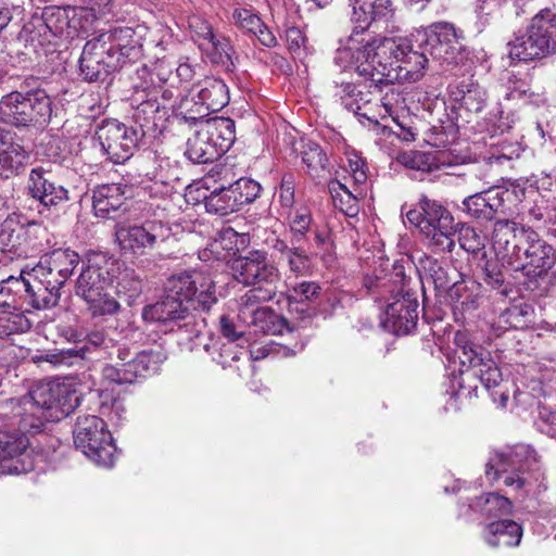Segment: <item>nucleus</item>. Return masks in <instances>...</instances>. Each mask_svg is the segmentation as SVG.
Wrapping results in <instances>:
<instances>
[{
	"instance_id": "54",
	"label": "nucleus",
	"mask_w": 556,
	"mask_h": 556,
	"mask_svg": "<svg viewBox=\"0 0 556 556\" xmlns=\"http://www.w3.org/2000/svg\"><path fill=\"white\" fill-rule=\"evenodd\" d=\"M232 23L243 31L254 34L262 27V20L251 10L238 8L235 9L231 15Z\"/></svg>"
},
{
	"instance_id": "5",
	"label": "nucleus",
	"mask_w": 556,
	"mask_h": 556,
	"mask_svg": "<svg viewBox=\"0 0 556 556\" xmlns=\"http://www.w3.org/2000/svg\"><path fill=\"white\" fill-rule=\"evenodd\" d=\"M25 405L29 407L22 418L23 427L40 432L46 422L59 421L68 416L79 405V395L68 384L41 382L29 392Z\"/></svg>"
},
{
	"instance_id": "39",
	"label": "nucleus",
	"mask_w": 556,
	"mask_h": 556,
	"mask_svg": "<svg viewBox=\"0 0 556 556\" xmlns=\"http://www.w3.org/2000/svg\"><path fill=\"white\" fill-rule=\"evenodd\" d=\"M157 91H153L146 94L144 90H142L136 91L134 94L131 99V103L135 106L134 118L137 123H140L139 128H142V123L148 124L150 121H153L161 109H164L157 99Z\"/></svg>"
},
{
	"instance_id": "16",
	"label": "nucleus",
	"mask_w": 556,
	"mask_h": 556,
	"mask_svg": "<svg viewBox=\"0 0 556 556\" xmlns=\"http://www.w3.org/2000/svg\"><path fill=\"white\" fill-rule=\"evenodd\" d=\"M464 33L453 24L440 22L422 34L420 47L433 59L446 64H458L465 58Z\"/></svg>"
},
{
	"instance_id": "44",
	"label": "nucleus",
	"mask_w": 556,
	"mask_h": 556,
	"mask_svg": "<svg viewBox=\"0 0 556 556\" xmlns=\"http://www.w3.org/2000/svg\"><path fill=\"white\" fill-rule=\"evenodd\" d=\"M116 291L131 304L142 291V280L134 269L125 268L116 277Z\"/></svg>"
},
{
	"instance_id": "59",
	"label": "nucleus",
	"mask_w": 556,
	"mask_h": 556,
	"mask_svg": "<svg viewBox=\"0 0 556 556\" xmlns=\"http://www.w3.org/2000/svg\"><path fill=\"white\" fill-rule=\"evenodd\" d=\"M535 425L540 432L556 439V412H541Z\"/></svg>"
},
{
	"instance_id": "7",
	"label": "nucleus",
	"mask_w": 556,
	"mask_h": 556,
	"mask_svg": "<svg viewBox=\"0 0 556 556\" xmlns=\"http://www.w3.org/2000/svg\"><path fill=\"white\" fill-rule=\"evenodd\" d=\"M111 265L113 264L100 253L91 254L83 261L76 280V294L88 304L92 317L113 315L119 311L118 302L105 292L112 282Z\"/></svg>"
},
{
	"instance_id": "17",
	"label": "nucleus",
	"mask_w": 556,
	"mask_h": 556,
	"mask_svg": "<svg viewBox=\"0 0 556 556\" xmlns=\"http://www.w3.org/2000/svg\"><path fill=\"white\" fill-rule=\"evenodd\" d=\"M78 253L70 249H56L41 256L39 263L33 268V276L39 280V285L58 298L59 290L73 275L75 267L79 264Z\"/></svg>"
},
{
	"instance_id": "19",
	"label": "nucleus",
	"mask_w": 556,
	"mask_h": 556,
	"mask_svg": "<svg viewBox=\"0 0 556 556\" xmlns=\"http://www.w3.org/2000/svg\"><path fill=\"white\" fill-rule=\"evenodd\" d=\"M142 318L146 321L177 325L178 329H186L193 336H199L204 323L195 320L187 304L168 292H164L161 301L147 305L142 309Z\"/></svg>"
},
{
	"instance_id": "38",
	"label": "nucleus",
	"mask_w": 556,
	"mask_h": 556,
	"mask_svg": "<svg viewBox=\"0 0 556 556\" xmlns=\"http://www.w3.org/2000/svg\"><path fill=\"white\" fill-rule=\"evenodd\" d=\"M205 208L211 214L226 216L240 210L230 186H220L203 198Z\"/></svg>"
},
{
	"instance_id": "62",
	"label": "nucleus",
	"mask_w": 556,
	"mask_h": 556,
	"mask_svg": "<svg viewBox=\"0 0 556 556\" xmlns=\"http://www.w3.org/2000/svg\"><path fill=\"white\" fill-rule=\"evenodd\" d=\"M365 167L366 163L361 156L355 154L349 159V168L356 184H364L367 180Z\"/></svg>"
},
{
	"instance_id": "15",
	"label": "nucleus",
	"mask_w": 556,
	"mask_h": 556,
	"mask_svg": "<svg viewBox=\"0 0 556 556\" xmlns=\"http://www.w3.org/2000/svg\"><path fill=\"white\" fill-rule=\"evenodd\" d=\"M170 236V228L160 219H147L142 224H117L115 238L125 253L146 255L151 250L166 241Z\"/></svg>"
},
{
	"instance_id": "47",
	"label": "nucleus",
	"mask_w": 556,
	"mask_h": 556,
	"mask_svg": "<svg viewBox=\"0 0 556 556\" xmlns=\"http://www.w3.org/2000/svg\"><path fill=\"white\" fill-rule=\"evenodd\" d=\"M320 286L315 281H301L288 289L289 304H300L314 301L320 294Z\"/></svg>"
},
{
	"instance_id": "24",
	"label": "nucleus",
	"mask_w": 556,
	"mask_h": 556,
	"mask_svg": "<svg viewBox=\"0 0 556 556\" xmlns=\"http://www.w3.org/2000/svg\"><path fill=\"white\" fill-rule=\"evenodd\" d=\"M334 97L341 104L353 112L359 118L367 119L370 123H378L379 114L376 113L372 93L365 91L361 86L350 81L334 80Z\"/></svg>"
},
{
	"instance_id": "56",
	"label": "nucleus",
	"mask_w": 556,
	"mask_h": 556,
	"mask_svg": "<svg viewBox=\"0 0 556 556\" xmlns=\"http://www.w3.org/2000/svg\"><path fill=\"white\" fill-rule=\"evenodd\" d=\"M501 260H484L482 265L483 280L492 289H500L505 280L502 267L498 264Z\"/></svg>"
},
{
	"instance_id": "30",
	"label": "nucleus",
	"mask_w": 556,
	"mask_h": 556,
	"mask_svg": "<svg viewBox=\"0 0 556 556\" xmlns=\"http://www.w3.org/2000/svg\"><path fill=\"white\" fill-rule=\"evenodd\" d=\"M508 56L513 61L528 62L545 56L548 52L536 34L533 23L523 34H517L507 43Z\"/></svg>"
},
{
	"instance_id": "8",
	"label": "nucleus",
	"mask_w": 556,
	"mask_h": 556,
	"mask_svg": "<svg viewBox=\"0 0 556 556\" xmlns=\"http://www.w3.org/2000/svg\"><path fill=\"white\" fill-rule=\"evenodd\" d=\"M406 218L419 229L422 240L434 252H451L454 249V217L438 201L422 195L419 200V210H409Z\"/></svg>"
},
{
	"instance_id": "49",
	"label": "nucleus",
	"mask_w": 556,
	"mask_h": 556,
	"mask_svg": "<svg viewBox=\"0 0 556 556\" xmlns=\"http://www.w3.org/2000/svg\"><path fill=\"white\" fill-rule=\"evenodd\" d=\"M459 208L472 219L479 222H490L483 191L476 192L475 194L466 197L463 200Z\"/></svg>"
},
{
	"instance_id": "36",
	"label": "nucleus",
	"mask_w": 556,
	"mask_h": 556,
	"mask_svg": "<svg viewBox=\"0 0 556 556\" xmlns=\"http://www.w3.org/2000/svg\"><path fill=\"white\" fill-rule=\"evenodd\" d=\"M424 271L427 278H430L434 287L439 290H450L459 273L450 262L439 261L433 257H425L421 261Z\"/></svg>"
},
{
	"instance_id": "50",
	"label": "nucleus",
	"mask_w": 556,
	"mask_h": 556,
	"mask_svg": "<svg viewBox=\"0 0 556 556\" xmlns=\"http://www.w3.org/2000/svg\"><path fill=\"white\" fill-rule=\"evenodd\" d=\"M31 327L28 318L21 314L0 316V338L5 339L12 334L24 333Z\"/></svg>"
},
{
	"instance_id": "45",
	"label": "nucleus",
	"mask_w": 556,
	"mask_h": 556,
	"mask_svg": "<svg viewBox=\"0 0 556 556\" xmlns=\"http://www.w3.org/2000/svg\"><path fill=\"white\" fill-rule=\"evenodd\" d=\"M229 186L232 190L233 199L240 208L255 201L262 190L257 181L247 177H241L235 182L229 184Z\"/></svg>"
},
{
	"instance_id": "9",
	"label": "nucleus",
	"mask_w": 556,
	"mask_h": 556,
	"mask_svg": "<svg viewBox=\"0 0 556 556\" xmlns=\"http://www.w3.org/2000/svg\"><path fill=\"white\" fill-rule=\"evenodd\" d=\"M536 464V452L530 445L517 444L494 452L485 465V476L490 482L502 479L505 486L529 494L532 485L526 472Z\"/></svg>"
},
{
	"instance_id": "51",
	"label": "nucleus",
	"mask_w": 556,
	"mask_h": 556,
	"mask_svg": "<svg viewBox=\"0 0 556 556\" xmlns=\"http://www.w3.org/2000/svg\"><path fill=\"white\" fill-rule=\"evenodd\" d=\"M274 295L273 289L269 288H253L245 292L239 301L241 312L244 313H257L260 311V304L269 301Z\"/></svg>"
},
{
	"instance_id": "63",
	"label": "nucleus",
	"mask_w": 556,
	"mask_h": 556,
	"mask_svg": "<svg viewBox=\"0 0 556 556\" xmlns=\"http://www.w3.org/2000/svg\"><path fill=\"white\" fill-rule=\"evenodd\" d=\"M280 203L283 207H291L294 202V187L292 176H283L280 185Z\"/></svg>"
},
{
	"instance_id": "20",
	"label": "nucleus",
	"mask_w": 556,
	"mask_h": 556,
	"mask_svg": "<svg viewBox=\"0 0 556 556\" xmlns=\"http://www.w3.org/2000/svg\"><path fill=\"white\" fill-rule=\"evenodd\" d=\"M188 27L193 42L214 62L230 60L232 46L228 38L214 30L212 24L202 15L188 17Z\"/></svg>"
},
{
	"instance_id": "3",
	"label": "nucleus",
	"mask_w": 556,
	"mask_h": 556,
	"mask_svg": "<svg viewBox=\"0 0 556 556\" xmlns=\"http://www.w3.org/2000/svg\"><path fill=\"white\" fill-rule=\"evenodd\" d=\"M492 248L503 264L535 278L556 264L554 248L530 228L518 227L511 219H498L493 225Z\"/></svg>"
},
{
	"instance_id": "35",
	"label": "nucleus",
	"mask_w": 556,
	"mask_h": 556,
	"mask_svg": "<svg viewBox=\"0 0 556 556\" xmlns=\"http://www.w3.org/2000/svg\"><path fill=\"white\" fill-rule=\"evenodd\" d=\"M452 96L462 108L475 113L482 111L486 101L485 90L470 79L458 83L452 90Z\"/></svg>"
},
{
	"instance_id": "33",
	"label": "nucleus",
	"mask_w": 556,
	"mask_h": 556,
	"mask_svg": "<svg viewBox=\"0 0 556 556\" xmlns=\"http://www.w3.org/2000/svg\"><path fill=\"white\" fill-rule=\"evenodd\" d=\"M76 9L73 7H47L42 11V22L54 37H73L76 31Z\"/></svg>"
},
{
	"instance_id": "41",
	"label": "nucleus",
	"mask_w": 556,
	"mask_h": 556,
	"mask_svg": "<svg viewBox=\"0 0 556 556\" xmlns=\"http://www.w3.org/2000/svg\"><path fill=\"white\" fill-rule=\"evenodd\" d=\"M102 376L105 380L117 384L132 383L138 378H142L135 357L124 363L106 364L102 368Z\"/></svg>"
},
{
	"instance_id": "26",
	"label": "nucleus",
	"mask_w": 556,
	"mask_h": 556,
	"mask_svg": "<svg viewBox=\"0 0 556 556\" xmlns=\"http://www.w3.org/2000/svg\"><path fill=\"white\" fill-rule=\"evenodd\" d=\"M130 188L125 184H105L98 186L92 192L94 214L101 218H113L123 208Z\"/></svg>"
},
{
	"instance_id": "6",
	"label": "nucleus",
	"mask_w": 556,
	"mask_h": 556,
	"mask_svg": "<svg viewBox=\"0 0 556 556\" xmlns=\"http://www.w3.org/2000/svg\"><path fill=\"white\" fill-rule=\"evenodd\" d=\"M394 280L378 279L372 294L386 303L382 327L396 336L408 334L417 325L419 304L414 292L403 290L405 277L402 267L394 268Z\"/></svg>"
},
{
	"instance_id": "2",
	"label": "nucleus",
	"mask_w": 556,
	"mask_h": 556,
	"mask_svg": "<svg viewBox=\"0 0 556 556\" xmlns=\"http://www.w3.org/2000/svg\"><path fill=\"white\" fill-rule=\"evenodd\" d=\"M455 343L459 350V362L463 368L458 375L450 378L451 397L447 405L457 408V403L478 396V382L490 392L497 407L505 408L509 399L508 389L504 384L503 375L491 353L475 342L466 332L457 331Z\"/></svg>"
},
{
	"instance_id": "18",
	"label": "nucleus",
	"mask_w": 556,
	"mask_h": 556,
	"mask_svg": "<svg viewBox=\"0 0 556 556\" xmlns=\"http://www.w3.org/2000/svg\"><path fill=\"white\" fill-rule=\"evenodd\" d=\"M231 270L233 278L245 286H266L274 290L280 280L276 263L262 250H253L245 256L235 258L231 262Z\"/></svg>"
},
{
	"instance_id": "4",
	"label": "nucleus",
	"mask_w": 556,
	"mask_h": 556,
	"mask_svg": "<svg viewBox=\"0 0 556 556\" xmlns=\"http://www.w3.org/2000/svg\"><path fill=\"white\" fill-rule=\"evenodd\" d=\"M33 78L21 80L15 90L0 99V122L16 128L46 125L52 114V100L47 91L33 87Z\"/></svg>"
},
{
	"instance_id": "10",
	"label": "nucleus",
	"mask_w": 556,
	"mask_h": 556,
	"mask_svg": "<svg viewBox=\"0 0 556 556\" xmlns=\"http://www.w3.org/2000/svg\"><path fill=\"white\" fill-rule=\"evenodd\" d=\"M235 140V122L228 117H212L201 121L194 134L188 138L185 154L193 163L205 164L226 153Z\"/></svg>"
},
{
	"instance_id": "48",
	"label": "nucleus",
	"mask_w": 556,
	"mask_h": 556,
	"mask_svg": "<svg viewBox=\"0 0 556 556\" xmlns=\"http://www.w3.org/2000/svg\"><path fill=\"white\" fill-rule=\"evenodd\" d=\"M87 346L73 348L60 350L58 352H50L43 356V359L54 366L71 367L83 361L86 356Z\"/></svg>"
},
{
	"instance_id": "1",
	"label": "nucleus",
	"mask_w": 556,
	"mask_h": 556,
	"mask_svg": "<svg viewBox=\"0 0 556 556\" xmlns=\"http://www.w3.org/2000/svg\"><path fill=\"white\" fill-rule=\"evenodd\" d=\"M334 54L333 62L342 71H354L376 87L394 83H415L424 76L428 63L422 52L412 48L407 38L368 39L364 49Z\"/></svg>"
},
{
	"instance_id": "37",
	"label": "nucleus",
	"mask_w": 556,
	"mask_h": 556,
	"mask_svg": "<svg viewBox=\"0 0 556 556\" xmlns=\"http://www.w3.org/2000/svg\"><path fill=\"white\" fill-rule=\"evenodd\" d=\"M470 508L480 511L486 518H502L513 510L511 502L497 493H486L470 504Z\"/></svg>"
},
{
	"instance_id": "27",
	"label": "nucleus",
	"mask_w": 556,
	"mask_h": 556,
	"mask_svg": "<svg viewBox=\"0 0 556 556\" xmlns=\"http://www.w3.org/2000/svg\"><path fill=\"white\" fill-rule=\"evenodd\" d=\"M110 37L112 38V45L109 48H112L117 67L136 62L142 56L141 37L136 34L134 28H114Z\"/></svg>"
},
{
	"instance_id": "14",
	"label": "nucleus",
	"mask_w": 556,
	"mask_h": 556,
	"mask_svg": "<svg viewBox=\"0 0 556 556\" xmlns=\"http://www.w3.org/2000/svg\"><path fill=\"white\" fill-rule=\"evenodd\" d=\"M168 292L186 304L192 302L195 309L208 311L217 302L215 282L202 270H186L172 275L164 286Z\"/></svg>"
},
{
	"instance_id": "42",
	"label": "nucleus",
	"mask_w": 556,
	"mask_h": 556,
	"mask_svg": "<svg viewBox=\"0 0 556 556\" xmlns=\"http://www.w3.org/2000/svg\"><path fill=\"white\" fill-rule=\"evenodd\" d=\"M302 161L308 174L314 178L324 177L328 169V159L323 149L315 142H307L302 151Z\"/></svg>"
},
{
	"instance_id": "23",
	"label": "nucleus",
	"mask_w": 556,
	"mask_h": 556,
	"mask_svg": "<svg viewBox=\"0 0 556 556\" xmlns=\"http://www.w3.org/2000/svg\"><path fill=\"white\" fill-rule=\"evenodd\" d=\"M485 204L488 207L489 220L509 219L518 213L519 204L525 198V189L517 185L493 186L483 190Z\"/></svg>"
},
{
	"instance_id": "28",
	"label": "nucleus",
	"mask_w": 556,
	"mask_h": 556,
	"mask_svg": "<svg viewBox=\"0 0 556 556\" xmlns=\"http://www.w3.org/2000/svg\"><path fill=\"white\" fill-rule=\"evenodd\" d=\"M271 249L278 262L286 264L295 277L309 271L312 260L304 244L288 243L285 239L276 238L271 242Z\"/></svg>"
},
{
	"instance_id": "12",
	"label": "nucleus",
	"mask_w": 556,
	"mask_h": 556,
	"mask_svg": "<svg viewBox=\"0 0 556 556\" xmlns=\"http://www.w3.org/2000/svg\"><path fill=\"white\" fill-rule=\"evenodd\" d=\"M74 443L90 460L103 467H112L116 447L104 420L94 415L77 418Z\"/></svg>"
},
{
	"instance_id": "46",
	"label": "nucleus",
	"mask_w": 556,
	"mask_h": 556,
	"mask_svg": "<svg viewBox=\"0 0 556 556\" xmlns=\"http://www.w3.org/2000/svg\"><path fill=\"white\" fill-rule=\"evenodd\" d=\"M212 113L192 91L190 99H185L180 105L179 118L188 124H193L198 128L201 121H207L206 116Z\"/></svg>"
},
{
	"instance_id": "34",
	"label": "nucleus",
	"mask_w": 556,
	"mask_h": 556,
	"mask_svg": "<svg viewBox=\"0 0 556 556\" xmlns=\"http://www.w3.org/2000/svg\"><path fill=\"white\" fill-rule=\"evenodd\" d=\"M192 91L211 112L220 111L229 102L228 88L217 78H205Z\"/></svg>"
},
{
	"instance_id": "53",
	"label": "nucleus",
	"mask_w": 556,
	"mask_h": 556,
	"mask_svg": "<svg viewBox=\"0 0 556 556\" xmlns=\"http://www.w3.org/2000/svg\"><path fill=\"white\" fill-rule=\"evenodd\" d=\"M24 236L25 231L22 227L10 231L3 228L0 233V243L3 245V251H8L15 256L26 255L27 251L22 239Z\"/></svg>"
},
{
	"instance_id": "60",
	"label": "nucleus",
	"mask_w": 556,
	"mask_h": 556,
	"mask_svg": "<svg viewBox=\"0 0 556 556\" xmlns=\"http://www.w3.org/2000/svg\"><path fill=\"white\" fill-rule=\"evenodd\" d=\"M520 148L516 144L502 143L498 150L490 156L491 163L502 164L504 161H510L515 157H519Z\"/></svg>"
},
{
	"instance_id": "58",
	"label": "nucleus",
	"mask_w": 556,
	"mask_h": 556,
	"mask_svg": "<svg viewBox=\"0 0 556 556\" xmlns=\"http://www.w3.org/2000/svg\"><path fill=\"white\" fill-rule=\"evenodd\" d=\"M219 331L229 342H236L243 337V330L239 329L235 321L226 315L220 316Z\"/></svg>"
},
{
	"instance_id": "57",
	"label": "nucleus",
	"mask_w": 556,
	"mask_h": 556,
	"mask_svg": "<svg viewBox=\"0 0 556 556\" xmlns=\"http://www.w3.org/2000/svg\"><path fill=\"white\" fill-rule=\"evenodd\" d=\"M460 247L472 254H476L483 250L484 238L481 237L473 228H466L459 236Z\"/></svg>"
},
{
	"instance_id": "52",
	"label": "nucleus",
	"mask_w": 556,
	"mask_h": 556,
	"mask_svg": "<svg viewBox=\"0 0 556 556\" xmlns=\"http://www.w3.org/2000/svg\"><path fill=\"white\" fill-rule=\"evenodd\" d=\"M139 374L144 378L157 371L161 363L164 362L165 356L161 351L144 350L135 355Z\"/></svg>"
},
{
	"instance_id": "21",
	"label": "nucleus",
	"mask_w": 556,
	"mask_h": 556,
	"mask_svg": "<svg viewBox=\"0 0 556 556\" xmlns=\"http://www.w3.org/2000/svg\"><path fill=\"white\" fill-rule=\"evenodd\" d=\"M117 68V64L112 54V48H108L106 43L100 38H96L86 42L80 59L79 71L80 76L86 81H98L111 72Z\"/></svg>"
},
{
	"instance_id": "43",
	"label": "nucleus",
	"mask_w": 556,
	"mask_h": 556,
	"mask_svg": "<svg viewBox=\"0 0 556 556\" xmlns=\"http://www.w3.org/2000/svg\"><path fill=\"white\" fill-rule=\"evenodd\" d=\"M312 215L305 207L296 208L289 217L290 232L292 235L290 242L302 243L308 241L307 233L312 230Z\"/></svg>"
},
{
	"instance_id": "32",
	"label": "nucleus",
	"mask_w": 556,
	"mask_h": 556,
	"mask_svg": "<svg viewBox=\"0 0 556 556\" xmlns=\"http://www.w3.org/2000/svg\"><path fill=\"white\" fill-rule=\"evenodd\" d=\"M479 283L475 281H455L448 290V298L453 305L456 318H465L473 313L480 305Z\"/></svg>"
},
{
	"instance_id": "29",
	"label": "nucleus",
	"mask_w": 556,
	"mask_h": 556,
	"mask_svg": "<svg viewBox=\"0 0 556 556\" xmlns=\"http://www.w3.org/2000/svg\"><path fill=\"white\" fill-rule=\"evenodd\" d=\"M29 160V153L17 143L8 140V136L0 127V177L12 178L24 172Z\"/></svg>"
},
{
	"instance_id": "61",
	"label": "nucleus",
	"mask_w": 556,
	"mask_h": 556,
	"mask_svg": "<svg viewBox=\"0 0 556 556\" xmlns=\"http://www.w3.org/2000/svg\"><path fill=\"white\" fill-rule=\"evenodd\" d=\"M23 273L20 277L10 276L7 279L0 281V300L4 295H10L11 293L16 294L22 298V287H23Z\"/></svg>"
},
{
	"instance_id": "64",
	"label": "nucleus",
	"mask_w": 556,
	"mask_h": 556,
	"mask_svg": "<svg viewBox=\"0 0 556 556\" xmlns=\"http://www.w3.org/2000/svg\"><path fill=\"white\" fill-rule=\"evenodd\" d=\"M501 320L508 324L513 328L527 327V321L520 318V311L518 307L507 308L501 316Z\"/></svg>"
},
{
	"instance_id": "31",
	"label": "nucleus",
	"mask_w": 556,
	"mask_h": 556,
	"mask_svg": "<svg viewBox=\"0 0 556 556\" xmlns=\"http://www.w3.org/2000/svg\"><path fill=\"white\" fill-rule=\"evenodd\" d=\"M482 536L490 547H515L520 544L522 528L511 519H498L485 526Z\"/></svg>"
},
{
	"instance_id": "11",
	"label": "nucleus",
	"mask_w": 556,
	"mask_h": 556,
	"mask_svg": "<svg viewBox=\"0 0 556 556\" xmlns=\"http://www.w3.org/2000/svg\"><path fill=\"white\" fill-rule=\"evenodd\" d=\"M351 8V21L354 24L351 35L345 40H340V47L336 54L342 50L356 51L364 49L368 39H388L387 37L375 36L368 31L372 22H389L394 16L392 0H348Z\"/></svg>"
},
{
	"instance_id": "22",
	"label": "nucleus",
	"mask_w": 556,
	"mask_h": 556,
	"mask_svg": "<svg viewBox=\"0 0 556 556\" xmlns=\"http://www.w3.org/2000/svg\"><path fill=\"white\" fill-rule=\"evenodd\" d=\"M28 438L22 433H0V475H20L33 469Z\"/></svg>"
},
{
	"instance_id": "40",
	"label": "nucleus",
	"mask_w": 556,
	"mask_h": 556,
	"mask_svg": "<svg viewBox=\"0 0 556 556\" xmlns=\"http://www.w3.org/2000/svg\"><path fill=\"white\" fill-rule=\"evenodd\" d=\"M531 21L547 52H556V13L543 9Z\"/></svg>"
},
{
	"instance_id": "25",
	"label": "nucleus",
	"mask_w": 556,
	"mask_h": 556,
	"mask_svg": "<svg viewBox=\"0 0 556 556\" xmlns=\"http://www.w3.org/2000/svg\"><path fill=\"white\" fill-rule=\"evenodd\" d=\"M27 193L46 207L58 206L68 201V190L51 180L50 173L43 167H35L29 172Z\"/></svg>"
},
{
	"instance_id": "13",
	"label": "nucleus",
	"mask_w": 556,
	"mask_h": 556,
	"mask_svg": "<svg viewBox=\"0 0 556 556\" xmlns=\"http://www.w3.org/2000/svg\"><path fill=\"white\" fill-rule=\"evenodd\" d=\"M143 137L142 128L127 126L117 119L102 121L94 134V140L103 154L116 164L129 160Z\"/></svg>"
},
{
	"instance_id": "55",
	"label": "nucleus",
	"mask_w": 556,
	"mask_h": 556,
	"mask_svg": "<svg viewBox=\"0 0 556 556\" xmlns=\"http://www.w3.org/2000/svg\"><path fill=\"white\" fill-rule=\"evenodd\" d=\"M405 159H407L405 164L413 169L432 172L440 167L437 163V157L432 153L415 151L405 156Z\"/></svg>"
}]
</instances>
